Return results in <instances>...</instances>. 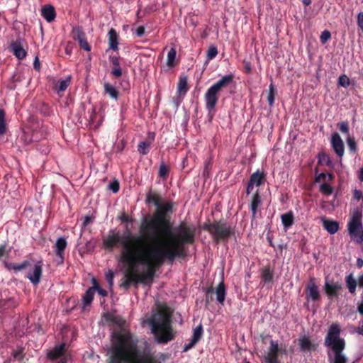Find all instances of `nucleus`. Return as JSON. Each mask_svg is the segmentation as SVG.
I'll use <instances>...</instances> for the list:
<instances>
[{"label": "nucleus", "mask_w": 363, "mask_h": 363, "mask_svg": "<svg viewBox=\"0 0 363 363\" xmlns=\"http://www.w3.org/2000/svg\"><path fill=\"white\" fill-rule=\"evenodd\" d=\"M135 33H136L137 36L142 37L145 33V28L142 26H138L136 28Z\"/></svg>", "instance_id": "nucleus-58"}, {"label": "nucleus", "mask_w": 363, "mask_h": 363, "mask_svg": "<svg viewBox=\"0 0 363 363\" xmlns=\"http://www.w3.org/2000/svg\"><path fill=\"white\" fill-rule=\"evenodd\" d=\"M30 266V262L24 260L22 263L5 262V268L8 270H13L15 272H21Z\"/></svg>", "instance_id": "nucleus-23"}, {"label": "nucleus", "mask_w": 363, "mask_h": 363, "mask_svg": "<svg viewBox=\"0 0 363 363\" xmlns=\"http://www.w3.org/2000/svg\"><path fill=\"white\" fill-rule=\"evenodd\" d=\"M338 83L340 86L346 88L350 85V81L346 75H341L338 79Z\"/></svg>", "instance_id": "nucleus-49"}, {"label": "nucleus", "mask_w": 363, "mask_h": 363, "mask_svg": "<svg viewBox=\"0 0 363 363\" xmlns=\"http://www.w3.org/2000/svg\"><path fill=\"white\" fill-rule=\"evenodd\" d=\"M104 86L106 94H108L110 97L112 98L113 99H118L119 92L113 85L106 82L104 83Z\"/></svg>", "instance_id": "nucleus-33"}, {"label": "nucleus", "mask_w": 363, "mask_h": 363, "mask_svg": "<svg viewBox=\"0 0 363 363\" xmlns=\"http://www.w3.org/2000/svg\"><path fill=\"white\" fill-rule=\"evenodd\" d=\"M330 143L335 154L340 158H342L345 153V145L343 140L338 133H334L332 134Z\"/></svg>", "instance_id": "nucleus-12"}, {"label": "nucleus", "mask_w": 363, "mask_h": 363, "mask_svg": "<svg viewBox=\"0 0 363 363\" xmlns=\"http://www.w3.org/2000/svg\"><path fill=\"white\" fill-rule=\"evenodd\" d=\"M254 186L255 185H253L250 181L248 182L245 191L247 195H250L251 194V192L253 190Z\"/></svg>", "instance_id": "nucleus-60"}, {"label": "nucleus", "mask_w": 363, "mask_h": 363, "mask_svg": "<svg viewBox=\"0 0 363 363\" xmlns=\"http://www.w3.org/2000/svg\"><path fill=\"white\" fill-rule=\"evenodd\" d=\"M24 356V348L21 346H18L16 349L13 350L9 361H18L21 362L23 360Z\"/></svg>", "instance_id": "nucleus-28"}, {"label": "nucleus", "mask_w": 363, "mask_h": 363, "mask_svg": "<svg viewBox=\"0 0 363 363\" xmlns=\"http://www.w3.org/2000/svg\"><path fill=\"white\" fill-rule=\"evenodd\" d=\"M118 244L122 247L120 261L128 267L120 287L128 290L132 285L138 288L139 284L150 286L160 266L153 264L152 251L147 247L145 237L141 233L133 235L130 232L121 235L112 230L103 238L105 250L113 251Z\"/></svg>", "instance_id": "nucleus-2"}, {"label": "nucleus", "mask_w": 363, "mask_h": 363, "mask_svg": "<svg viewBox=\"0 0 363 363\" xmlns=\"http://www.w3.org/2000/svg\"><path fill=\"white\" fill-rule=\"evenodd\" d=\"M33 67L35 70H40V62L38 57H36L35 58V60L33 62Z\"/></svg>", "instance_id": "nucleus-61"}, {"label": "nucleus", "mask_w": 363, "mask_h": 363, "mask_svg": "<svg viewBox=\"0 0 363 363\" xmlns=\"http://www.w3.org/2000/svg\"><path fill=\"white\" fill-rule=\"evenodd\" d=\"M67 247V240L64 237L57 238L55 244V252L56 256L60 259V263L62 264L65 259V251Z\"/></svg>", "instance_id": "nucleus-15"}, {"label": "nucleus", "mask_w": 363, "mask_h": 363, "mask_svg": "<svg viewBox=\"0 0 363 363\" xmlns=\"http://www.w3.org/2000/svg\"><path fill=\"white\" fill-rule=\"evenodd\" d=\"M281 220L285 230L290 228L294 223V216L292 211L281 214Z\"/></svg>", "instance_id": "nucleus-25"}, {"label": "nucleus", "mask_w": 363, "mask_h": 363, "mask_svg": "<svg viewBox=\"0 0 363 363\" xmlns=\"http://www.w3.org/2000/svg\"><path fill=\"white\" fill-rule=\"evenodd\" d=\"M43 17L48 22H52L56 17V12L54 6L51 5H45L42 9L41 13Z\"/></svg>", "instance_id": "nucleus-21"}, {"label": "nucleus", "mask_w": 363, "mask_h": 363, "mask_svg": "<svg viewBox=\"0 0 363 363\" xmlns=\"http://www.w3.org/2000/svg\"><path fill=\"white\" fill-rule=\"evenodd\" d=\"M327 178V174L325 173H320L318 176L315 177V182H325Z\"/></svg>", "instance_id": "nucleus-56"}, {"label": "nucleus", "mask_w": 363, "mask_h": 363, "mask_svg": "<svg viewBox=\"0 0 363 363\" xmlns=\"http://www.w3.org/2000/svg\"><path fill=\"white\" fill-rule=\"evenodd\" d=\"M205 292V302L209 304L213 301V288L212 286L207 288Z\"/></svg>", "instance_id": "nucleus-45"}, {"label": "nucleus", "mask_w": 363, "mask_h": 363, "mask_svg": "<svg viewBox=\"0 0 363 363\" xmlns=\"http://www.w3.org/2000/svg\"><path fill=\"white\" fill-rule=\"evenodd\" d=\"M197 342H194V340H191L188 344H186L184 347V351L186 352L191 349Z\"/></svg>", "instance_id": "nucleus-59"}, {"label": "nucleus", "mask_w": 363, "mask_h": 363, "mask_svg": "<svg viewBox=\"0 0 363 363\" xmlns=\"http://www.w3.org/2000/svg\"><path fill=\"white\" fill-rule=\"evenodd\" d=\"M323 226L331 235L336 233L339 230L338 222L327 218H323Z\"/></svg>", "instance_id": "nucleus-22"}, {"label": "nucleus", "mask_w": 363, "mask_h": 363, "mask_svg": "<svg viewBox=\"0 0 363 363\" xmlns=\"http://www.w3.org/2000/svg\"><path fill=\"white\" fill-rule=\"evenodd\" d=\"M340 325L336 322L329 327L325 337L324 345L334 353L333 363H347V358L342 353L345 348V341L340 337Z\"/></svg>", "instance_id": "nucleus-5"}, {"label": "nucleus", "mask_w": 363, "mask_h": 363, "mask_svg": "<svg viewBox=\"0 0 363 363\" xmlns=\"http://www.w3.org/2000/svg\"><path fill=\"white\" fill-rule=\"evenodd\" d=\"M266 179V174L263 171L257 169L255 172L252 173L250 177V182L256 186H260L264 184Z\"/></svg>", "instance_id": "nucleus-20"}, {"label": "nucleus", "mask_w": 363, "mask_h": 363, "mask_svg": "<svg viewBox=\"0 0 363 363\" xmlns=\"http://www.w3.org/2000/svg\"><path fill=\"white\" fill-rule=\"evenodd\" d=\"M169 173V167L164 164L161 162L159 168V176L163 179H166L168 177Z\"/></svg>", "instance_id": "nucleus-42"}, {"label": "nucleus", "mask_w": 363, "mask_h": 363, "mask_svg": "<svg viewBox=\"0 0 363 363\" xmlns=\"http://www.w3.org/2000/svg\"><path fill=\"white\" fill-rule=\"evenodd\" d=\"M153 140L154 135H152V138L150 140H145L139 143L138 145V151L139 152V153L143 155H147L150 151V147Z\"/></svg>", "instance_id": "nucleus-29"}, {"label": "nucleus", "mask_w": 363, "mask_h": 363, "mask_svg": "<svg viewBox=\"0 0 363 363\" xmlns=\"http://www.w3.org/2000/svg\"><path fill=\"white\" fill-rule=\"evenodd\" d=\"M277 94V90L272 83L270 84L269 86V94L267 96V101L269 106H272L274 103L275 95Z\"/></svg>", "instance_id": "nucleus-41"}, {"label": "nucleus", "mask_w": 363, "mask_h": 363, "mask_svg": "<svg viewBox=\"0 0 363 363\" xmlns=\"http://www.w3.org/2000/svg\"><path fill=\"white\" fill-rule=\"evenodd\" d=\"M218 55V49L216 46H210L207 51V58L208 60H213Z\"/></svg>", "instance_id": "nucleus-46"}, {"label": "nucleus", "mask_w": 363, "mask_h": 363, "mask_svg": "<svg viewBox=\"0 0 363 363\" xmlns=\"http://www.w3.org/2000/svg\"><path fill=\"white\" fill-rule=\"evenodd\" d=\"M362 213L358 208L354 209L347 223V230L351 238L357 244L363 242Z\"/></svg>", "instance_id": "nucleus-8"}, {"label": "nucleus", "mask_w": 363, "mask_h": 363, "mask_svg": "<svg viewBox=\"0 0 363 363\" xmlns=\"http://www.w3.org/2000/svg\"><path fill=\"white\" fill-rule=\"evenodd\" d=\"M71 76H68L65 79L61 80L59 82L57 85V93L63 92L65 91L67 88L71 84Z\"/></svg>", "instance_id": "nucleus-40"}, {"label": "nucleus", "mask_w": 363, "mask_h": 363, "mask_svg": "<svg viewBox=\"0 0 363 363\" xmlns=\"http://www.w3.org/2000/svg\"><path fill=\"white\" fill-rule=\"evenodd\" d=\"M203 326L201 324H199L194 329L191 340H194V342H198L203 335Z\"/></svg>", "instance_id": "nucleus-38"}, {"label": "nucleus", "mask_w": 363, "mask_h": 363, "mask_svg": "<svg viewBox=\"0 0 363 363\" xmlns=\"http://www.w3.org/2000/svg\"><path fill=\"white\" fill-rule=\"evenodd\" d=\"M72 36L74 40H77L78 42L86 38L85 33L82 28L79 26H76L72 28Z\"/></svg>", "instance_id": "nucleus-36"}, {"label": "nucleus", "mask_w": 363, "mask_h": 363, "mask_svg": "<svg viewBox=\"0 0 363 363\" xmlns=\"http://www.w3.org/2000/svg\"><path fill=\"white\" fill-rule=\"evenodd\" d=\"M91 222H92V218L89 216H86L84 217V219L83 220V225L86 226Z\"/></svg>", "instance_id": "nucleus-62"}, {"label": "nucleus", "mask_w": 363, "mask_h": 363, "mask_svg": "<svg viewBox=\"0 0 363 363\" xmlns=\"http://www.w3.org/2000/svg\"><path fill=\"white\" fill-rule=\"evenodd\" d=\"M358 179L359 181L363 182V167L360 168L358 172Z\"/></svg>", "instance_id": "nucleus-63"}, {"label": "nucleus", "mask_w": 363, "mask_h": 363, "mask_svg": "<svg viewBox=\"0 0 363 363\" xmlns=\"http://www.w3.org/2000/svg\"><path fill=\"white\" fill-rule=\"evenodd\" d=\"M188 90V77L186 75H181L178 82V91L180 94H186Z\"/></svg>", "instance_id": "nucleus-32"}, {"label": "nucleus", "mask_w": 363, "mask_h": 363, "mask_svg": "<svg viewBox=\"0 0 363 363\" xmlns=\"http://www.w3.org/2000/svg\"><path fill=\"white\" fill-rule=\"evenodd\" d=\"M306 298L316 301L320 299V296L317 285L315 283V279L311 277L306 289Z\"/></svg>", "instance_id": "nucleus-13"}, {"label": "nucleus", "mask_w": 363, "mask_h": 363, "mask_svg": "<svg viewBox=\"0 0 363 363\" xmlns=\"http://www.w3.org/2000/svg\"><path fill=\"white\" fill-rule=\"evenodd\" d=\"M346 283H347V286L349 289V291L351 294H354L356 291V287H357V283L356 279L352 277V274H350L348 276H347Z\"/></svg>", "instance_id": "nucleus-37"}, {"label": "nucleus", "mask_w": 363, "mask_h": 363, "mask_svg": "<svg viewBox=\"0 0 363 363\" xmlns=\"http://www.w3.org/2000/svg\"><path fill=\"white\" fill-rule=\"evenodd\" d=\"M173 212V203H162L153 216H145L141 221L139 231L145 239L152 238L157 245L150 247L151 258L160 267L167 262L172 264L176 259L186 257V245L195 242L196 228L181 222L172 231L169 214Z\"/></svg>", "instance_id": "nucleus-1"}, {"label": "nucleus", "mask_w": 363, "mask_h": 363, "mask_svg": "<svg viewBox=\"0 0 363 363\" xmlns=\"http://www.w3.org/2000/svg\"><path fill=\"white\" fill-rule=\"evenodd\" d=\"M65 352L66 345L62 343L50 350L48 354V357L52 361L60 359L57 363H67Z\"/></svg>", "instance_id": "nucleus-10"}, {"label": "nucleus", "mask_w": 363, "mask_h": 363, "mask_svg": "<svg viewBox=\"0 0 363 363\" xmlns=\"http://www.w3.org/2000/svg\"><path fill=\"white\" fill-rule=\"evenodd\" d=\"M114 272L112 270H108L106 274V280L107 281L110 287L113 285Z\"/></svg>", "instance_id": "nucleus-51"}, {"label": "nucleus", "mask_w": 363, "mask_h": 363, "mask_svg": "<svg viewBox=\"0 0 363 363\" xmlns=\"http://www.w3.org/2000/svg\"><path fill=\"white\" fill-rule=\"evenodd\" d=\"M357 311H358V312H359L362 315H363V301H362V302L358 305Z\"/></svg>", "instance_id": "nucleus-64"}, {"label": "nucleus", "mask_w": 363, "mask_h": 363, "mask_svg": "<svg viewBox=\"0 0 363 363\" xmlns=\"http://www.w3.org/2000/svg\"><path fill=\"white\" fill-rule=\"evenodd\" d=\"M171 313L166 308L160 309L148 320L152 333L160 344H167L174 339L176 333L172 325Z\"/></svg>", "instance_id": "nucleus-4"}, {"label": "nucleus", "mask_w": 363, "mask_h": 363, "mask_svg": "<svg viewBox=\"0 0 363 363\" xmlns=\"http://www.w3.org/2000/svg\"><path fill=\"white\" fill-rule=\"evenodd\" d=\"M280 352L277 341L271 340L269 351L264 357L265 363H280L278 360Z\"/></svg>", "instance_id": "nucleus-11"}, {"label": "nucleus", "mask_w": 363, "mask_h": 363, "mask_svg": "<svg viewBox=\"0 0 363 363\" xmlns=\"http://www.w3.org/2000/svg\"><path fill=\"white\" fill-rule=\"evenodd\" d=\"M347 143L350 152L353 153L356 152L357 150V146L354 138L349 135L347 138Z\"/></svg>", "instance_id": "nucleus-44"}, {"label": "nucleus", "mask_w": 363, "mask_h": 363, "mask_svg": "<svg viewBox=\"0 0 363 363\" xmlns=\"http://www.w3.org/2000/svg\"><path fill=\"white\" fill-rule=\"evenodd\" d=\"M177 55V51L176 49L174 48H172L167 54V65L169 67H173L175 66V59Z\"/></svg>", "instance_id": "nucleus-39"}, {"label": "nucleus", "mask_w": 363, "mask_h": 363, "mask_svg": "<svg viewBox=\"0 0 363 363\" xmlns=\"http://www.w3.org/2000/svg\"><path fill=\"white\" fill-rule=\"evenodd\" d=\"M7 131V123L6 121V113L4 109L0 108V137L6 134Z\"/></svg>", "instance_id": "nucleus-35"}, {"label": "nucleus", "mask_w": 363, "mask_h": 363, "mask_svg": "<svg viewBox=\"0 0 363 363\" xmlns=\"http://www.w3.org/2000/svg\"><path fill=\"white\" fill-rule=\"evenodd\" d=\"M340 289L341 285L339 284H330L328 281H325L324 285L325 294L330 297L337 296Z\"/></svg>", "instance_id": "nucleus-26"}, {"label": "nucleus", "mask_w": 363, "mask_h": 363, "mask_svg": "<svg viewBox=\"0 0 363 363\" xmlns=\"http://www.w3.org/2000/svg\"><path fill=\"white\" fill-rule=\"evenodd\" d=\"M108 187L113 193H117L120 189L119 182L117 180H114L109 184Z\"/></svg>", "instance_id": "nucleus-53"}, {"label": "nucleus", "mask_w": 363, "mask_h": 363, "mask_svg": "<svg viewBox=\"0 0 363 363\" xmlns=\"http://www.w3.org/2000/svg\"><path fill=\"white\" fill-rule=\"evenodd\" d=\"M78 43L81 49H83L87 52H89L91 50V45L87 42L86 38L79 40Z\"/></svg>", "instance_id": "nucleus-50"}, {"label": "nucleus", "mask_w": 363, "mask_h": 363, "mask_svg": "<svg viewBox=\"0 0 363 363\" xmlns=\"http://www.w3.org/2000/svg\"><path fill=\"white\" fill-rule=\"evenodd\" d=\"M320 191L324 194L329 196L333 194V188L328 183L324 182L320 186Z\"/></svg>", "instance_id": "nucleus-43"}, {"label": "nucleus", "mask_w": 363, "mask_h": 363, "mask_svg": "<svg viewBox=\"0 0 363 363\" xmlns=\"http://www.w3.org/2000/svg\"><path fill=\"white\" fill-rule=\"evenodd\" d=\"M261 205V195L259 194V192L257 190L252 195L250 202V208L252 213V218L253 219H255L257 217V211L260 208Z\"/></svg>", "instance_id": "nucleus-16"}, {"label": "nucleus", "mask_w": 363, "mask_h": 363, "mask_svg": "<svg viewBox=\"0 0 363 363\" xmlns=\"http://www.w3.org/2000/svg\"><path fill=\"white\" fill-rule=\"evenodd\" d=\"M138 340L129 331L121 330L112 335L106 363H162L167 359L166 354L138 349Z\"/></svg>", "instance_id": "nucleus-3"}, {"label": "nucleus", "mask_w": 363, "mask_h": 363, "mask_svg": "<svg viewBox=\"0 0 363 363\" xmlns=\"http://www.w3.org/2000/svg\"><path fill=\"white\" fill-rule=\"evenodd\" d=\"M330 162V160L329 156L327 154H325L324 152L318 154V163H320V164L325 163L326 164H329Z\"/></svg>", "instance_id": "nucleus-48"}, {"label": "nucleus", "mask_w": 363, "mask_h": 363, "mask_svg": "<svg viewBox=\"0 0 363 363\" xmlns=\"http://www.w3.org/2000/svg\"><path fill=\"white\" fill-rule=\"evenodd\" d=\"M10 48L13 55L18 60H23L26 57L27 52L23 48L21 40H17L16 41H13L11 43Z\"/></svg>", "instance_id": "nucleus-18"}, {"label": "nucleus", "mask_w": 363, "mask_h": 363, "mask_svg": "<svg viewBox=\"0 0 363 363\" xmlns=\"http://www.w3.org/2000/svg\"><path fill=\"white\" fill-rule=\"evenodd\" d=\"M349 124L347 121H342L339 124V130L345 134L349 133Z\"/></svg>", "instance_id": "nucleus-52"}, {"label": "nucleus", "mask_w": 363, "mask_h": 363, "mask_svg": "<svg viewBox=\"0 0 363 363\" xmlns=\"http://www.w3.org/2000/svg\"><path fill=\"white\" fill-rule=\"evenodd\" d=\"M298 346L301 352H308L316 350L318 345L312 342L309 336L303 335L298 339Z\"/></svg>", "instance_id": "nucleus-14"}, {"label": "nucleus", "mask_w": 363, "mask_h": 363, "mask_svg": "<svg viewBox=\"0 0 363 363\" xmlns=\"http://www.w3.org/2000/svg\"><path fill=\"white\" fill-rule=\"evenodd\" d=\"M94 297V294L90 290L87 289L82 298V308L85 309L86 306L91 305Z\"/></svg>", "instance_id": "nucleus-31"}, {"label": "nucleus", "mask_w": 363, "mask_h": 363, "mask_svg": "<svg viewBox=\"0 0 363 363\" xmlns=\"http://www.w3.org/2000/svg\"><path fill=\"white\" fill-rule=\"evenodd\" d=\"M261 278L265 283H269L273 279V271L270 269V267H265L262 269Z\"/></svg>", "instance_id": "nucleus-34"}, {"label": "nucleus", "mask_w": 363, "mask_h": 363, "mask_svg": "<svg viewBox=\"0 0 363 363\" xmlns=\"http://www.w3.org/2000/svg\"><path fill=\"white\" fill-rule=\"evenodd\" d=\"M109 61L112 65L111 74L116 79L120 78L123 74V72L119 57L116 55H110Z\"/></svg>", "instance_id": "nucleus-17"}, {"label": "nucleus", "mask_w": 363, "mask_h": 363, "mask_svg": "<svg viewBox=\"0 0 363 363\" xmlns=\"http://www.w3.org/2000/svg\"><path fill=\"white\" fill-rule=\"evenodd\" d=\"M28 267L29 269L26 272V277L34 285L38 284L40 281L43 272L41 262H39L33 264L30 262V266H28Z\"/></svg>", "instance_id": "nucleus-9"}, {"label": "nucleus", "mask_w": 363, "mask_h": 363, "mask_svg": "<svg viewBox=\"0 0 363 363\" xmlns=\"http://www.w3.org/2000/svg\"><path fill=\"white\" fill-rule=\"evenodd\" d=\"M233 79L234 75L233 74L225 75L211 85L205 93L206 108L208 112V115H211V117L216 112V106L218 101L220 91L230 84L233 82Z\"/></svg>", "instance_id": "nucleus-6"}, {"label": "nucleus", "mask_w": 363, "mask_h": 363, "mask_svg": "<svg viewBox=\"0 0 363 363\" xmlns=\"http://www.w3.org/2000/svg\"><path fill=\"white\" fill-rule=\"evenodd\" d=\"M330 38H331L330 32L328 30H325L322 32V33L320 35V40L322 44H325L328 42V40L329 39H330Z\"/></svg>", "instance_id": "nucleus-47"}, {"label": "nucleus", "mask_w": 363, "mask_h": 363, "mask_svg": "<svg viewBox=\"0 0 363 363\" xmlns=\"http://www.w3.org/2000/svg\"><path fill=\"white\" fill-rule=\"evenodd\" d=\"M203 229L208 231L216 243L227 242L235 235V227L232 226L225 219L221 218L213 222H206Z\"/></svg>", "instance_id": "nucleus-7"}, {"label": "nucleus", "mask_w": 363, "mask_h": 363, "mask_svg": "<svg viewBox=\"0 0 363 363\" xmlns=\"http://www.w3.org/2000/svg\"><path fill=\"white\" fill-rule=\"evenodd\" d=\"M357 23L361 30L363 31V12H360L357 15Z\"/></svg>", "instance_id": "nucleus-55"}, {"label": "nucleus", "mask_w": 363, "mask_h": 363, "mask_svg": "<svg viewBox=\"0 0 363 363\" xmlns=\"http://www.w3.org/2000/svg\"><path fill=\"white\" fill-rule=\"evenodd\" d=\"M162 198L160 195L156 192L150 189L147 193L145 202L146 203H153L156 207L160 206L162 203Z\"/></svg>", "instance_id": "nucleus-24"}, {"label": "nucleus", "mask_w": 363, "mask_h": 363, "mask_svg": "<svg viewBox=\"0 0 363 363\" xmlns=\"http://www.w3.org/2000/svg\"><path fill=\"white\" fill-rule=\"evenodd\" d=\"M354 198L358 201L363 199V193L357 189L354 191Z\"/></svg>", "instance_id": "nucleus-57"}, {"label": "nucleus", "mask_w": 363, "mask_h": 363, "mask_svg": "<svg viewBox=\"0 0 363 363\" xmlns=\"http://www.w3.org/2000/svg\"><path fill=\"white\" fill-rule=\"evenodd\" d=\"M108 47L113 51H118V34L114 28H111L108 33Z\"/></svg>", "instance_id": "nucleus-19"}, {"label": "nucleus", "mask_w": 363, "mask_h": 363, "mask_svg": "<svg viewBox=\"0 0 363 363\" xmlns=\"http://www.w3.org/2000/svg\"><path fill=\"white\" fill-rule=\"evenodd\" d=\"M211 165H212V162H211V160H206L205 162V166H204V169H203V175L204 176L208 175L209 169L211 167Z\"/></svg>", "instance_id": "nucleus-54"}, {"label": "nucleus", "mask_w": 363, "mask_h": 363, "mask_svg": "<svg viewBox=\"0 0 363 363\" xmlns=\"http://www.w3.org/2000/svg\"><path fill=\"white\" fill-rule=\"evenodd\" d=\"M215 293L217 301L223 305L226 295V289L223 281L218 284L216 288Z\"/></svg>", "instance_id": "nucleus-27"}, {"label": "nucleus", "mask_w": 363, "mask_h": 363, "mask_svg": "<svg viewBox=\"0 0 363 363\" xmlns=\"http://www.w3.org/2000/svg\"><path fill=\"white\" fill-rule=\"evenodd\" d=\"M11 247H8L6 244L0 245V261L3 262L5 266V262H9L7 259L10 257Z\"/></svg>", "instance_id": "nucleus-30"}]
</instances>
